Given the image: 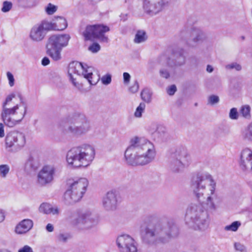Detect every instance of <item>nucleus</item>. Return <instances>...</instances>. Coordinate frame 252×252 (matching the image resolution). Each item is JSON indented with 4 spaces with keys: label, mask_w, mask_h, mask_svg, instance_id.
I'll use <instances>...</instances> for the list:
<instances>
[{
    "label": "nucleus",
    "mask_w": 252,
    "mask_h": 252,
    "mask_svg": "<svg viewBox=\"0 0 252 252\" xmlns=\"http://www.w3.org/2000/svg\"><path fill=\"white\" fill-rule=\"evenodd\" d=\"M220 101L219 97L216 95H211L208 98V104L214 105L218 103Z\"/></svg>",
    "instance_id": "obj_35"
},
{
    "label": "nucleus",
    "mask_w": 252,
    "mask_h": 252,
    "mask_svg": "<svg viewBox=\"0 0 252 252\" xmlns=\"http://www.w3.org/2000/svg\"><path fill=\"white\" fill-rule=\"evenodd\" d=\"M185 57L181 54H180L178 57H177L175 62H173L172 60H171L166 55H162L159 58V62L161 64L167 65L171 67L174 65H182L185 63Z\"/></svg>",
    "instance_id": "obj_22"
},
{
    "label": "nucleus",
    "mask_w": 252,
    "mask_h": 252,
    "mask_svg": "<svg viewBox=\"0 0 252 252\" xmlns=\"http://www.w3.org/2000/svg\"><path fill=\"white\" fill-rule=\"evenodd\" d=\"M34 163L35 159L32 156H30L26 162V165L33 168L34 167Z\"/></svg>",
    "instance_id": "obj_44"
},
{
    "label": "nucleus",
    "mask_w": 252,
    "mask_h": 252,
    "mask_svg": "<svg viewBox=\"0 0 252 252\" xmlns=\"http://www.w3.org/2000/svg\"><path fill=\"white\" fill-rule=\"evenodd\" d=\"M225 67L228 69H234L237 71H240L242 69L241 65L237 63H232L228 64L226 65Z\"/></svg>",
    "instance_id": "obj_36"
},
{
    "label": "nucleus",
    "mask_w": 252,
    "mask_h": 252,
    "mask_svg": "<svg viewBox=\"0 0 252 252\" xmlns=\"http://www.w3.org/2000/svg\"><path fill=\"white\" fill-rule=\"evenodd\" d=\"M5 219V214L4 211L0 209V223L2 222Z\"/></svg>",
    "instance_id": "obj_50"
},
{
    "label": "nucleus",
    "mask_w": 252,
    "mask_h": 252,
    "mask_svg": "<svg viewBox=\"0 0 252 252\" xmlns=\"http://www.w3.org/2000/svg\"><path fill=\"white\" fill-rule=\"evenodd\" d=\"M146 237L151 241L163 243L168 242L178 234L176 226L172 223L157 222L149 224L145 229Z\"/></svg>",
    "instance_id": "obj_5"
},
{
    "label": "nucleus",
    "mask_w": 252,
    "mask_h": 252,
    "mask_svg": "<svg viewBox=\"0 0 252 252\" xmlns=\"http://www.w3.org/2000/svg\"><path fill=\"white\" fill-rule=\"evenodd\" d=\"M109 30L108 27L103 25H88L83 32V35L85 40L98 39L101 41L107 42L108 38L104 33Z\"/></svg>",
    "instance_id": "obj_12"
},
{
    "label": "nucleus",
    "mask_w": 252,
    "mask_h": 252,
    "mask_svg": "<svg viewBox=\"0 0 252 252\" xmlns=\"http://www.w3.org/2000/svg\"><path fill=\"white\" fill-rule=\"evenodd\" d=\"M190 38L187 44L190 47H196L198 44L205 40L207 38L206 33L198 28H193L191 31Z\"/></svg>",
    "instance_id": "obj_20"
},
{
    "label": "nucleus",
    "mask_w": 252,
    "mask_h": 252,
    "mask_svg": "<svg viewBox=\"0 0 252 252\" xmlns=\"http://www.w3.org/2000/svg\"><path fill=\"white\" fill-rule=\"evenodd\" d=\"M67 189L64 194L67 204H72L79 201L85 193L88 186V181L85 178L69 179Z\"/></svg>",
    "instance_id": "obj_8"
},
{
    "label": "nucleus",
    "mask_w": 252,
    "mask_h": 252,
    "mask_svg": "<svg viewBox=\"0 0 252 252\" xmlns=\"http://www.w3.org/2000/svg\"><path fill=\"white\" fill-rule=\"evenodd\" d=\"M7 77L9 80V84L10 86L12 87L14 84V78L12 74L10 72H7L6 73Z\"/></svg>",
    "instance_id": "obj_43"
},
{
    "label": "nucleus",
    "mask_w": 252,
    "mask_h": 252,
    "mask_svg": "<svg viewBox=\"0 0 252 252\" xmlns=\"http://www.w3.org/2000/svg\"><path fill=\"white\" fill-rule=\"evenodd\" d=\"M46 229L48 232H51L54 230L53 225L51 223H48L46 225Z\"/></svg>",
    "instance_id": "obj_51"
},
{
    "label": "nucleus",
    "mask_w": 252,
    "mask_h": 252,
    "mask_svg": "<svg viewBox=\"0 0 252 252\" xmlns=\"http://www.w3.org/2000/svg\"><path fill=\"white\" fill-rule=\"evenodd\" d=\"M39 211L44 214L53 215H58L60 213V210L58 207L53 208L51 205L47 203H43L40 205Z\"/></svg>",
    "instance_id": "obj_25"
},
{
    "label": "nucleus",
    "mask_w": 252,
    "mask_h": 252,
    "mask_svg": "<svg viewBox=\"0 0 252 252\" xmlns=\"http://www.w3.org/2000/svg\"><path fill=\"white\" fill-rule=\"evenodd\" d=\"M50 63L49 59L47 57H44L42 60V64L44 66L47 65Z\"/></svg>",
    "instance_id": "obj_49"
},
{
    "label": "nucleus",
    "mask_w": 252,
    "mask_h": 252,
    "mask_svg": "<svg viewBox=\"0 0 252 252\" xmlns=\"http://www.w3.org/2000/svg\"><path fill=\"white\" fill-rule=\"evenodd\" d=\"M124 83L125 84H128L130 81V75L128 73L124 72L123 73Z\"/></svg>",
    "instance_id": "obj_47"
},
{
    "label": "nucleus",
    "mask_w": 252,
    "mask_h": 252,
    "mask_svg": "<svg viewBox=\"0 0 252 252\" xmlns=\"http://www.w3.org/2000/svg\"><path fill=\"white\" fill-rule=\"evenodd\" d=\"M251 108L249 105H245L242 107L240 113L245 117L250 116Z\"/></svg>",
    "instance_id": "obj_37"
},
{
    "label": "nucleus",
    "mask_w": 252,
    "mask_h": 252,
    "mask_svg": "<svg viewBox=\"0 0 252 252\" xmlns=\"http://www.w3.org/2000/svg\"><path fill=\"white\" fill-rule=\"evenodd\" d=\"M49 22L43 20L34 25L30 30L29 38L33 42H40L45 38L47 32L51 31Z\"/></svg>",
    "instance_id": "obj_13"
},
{
    "label": "nucleus",
    "mask_w": 252,
    "mask_h": 252,
    "mask_svg": "<svg viewBox=\"0 0 252 252\" xmlns=\"http://www.w3.org/2000/svg\"><path fill=\"white\" fill-rule=\"evenodd\" d=\"M33 222L30 219H25L21 221L15 227V232L18 234H25L33 227Z\"/></svg>",
    "instance_id": "obj_23"
},
{
    "label": "nucleus",
    "mask_w": 252,
    "mask_h": 252,
    "mask_svg": "<svg viewBox=\"0 0 252 252\" xmlns=\"http://www.w3.org/2000/svg\"><path fill=\"white\" fill-rule=\"evenodd\" d=\"M12 6V4L11 2L5 1L3 2V6L1 8V11L3 12H7L11 9Z\"/></svg>",
    "instance_id": "obj_38"
},
{
    "label": "nucleus",
    "mask_w": 252,
    "mask_h": 252,
    "mask_svg": "<svg viewBox=\"0 0 252 252\" xmlns=\"http://www.w3.org/2000/svg\"><path fill=\"white\" fill-rule=\"evenodd\" d=\"M25 143L24 135L16 131L9 132L5 138V145L6 148L14 147L15 149L23 147Z\"/></svg>",
    "instance_id": "obj_17"
},
{
    "label": "nucleus",
    "mask_w": 252,
    "mask_h": 252,
    "mask_svg": "<svg viewBox=\"0 0 252 252\" xmlns=\"http://www.w3.org/2000/svg\"><path fill=\"white\" fill-rule=\"evenodd\" d=\"M241 169L252 174V151L249 149L244 150L240 160Z\"/></svg>",
    "instance_id": "obj_21"
},
{
    "label": "nucleus",
    "mask_w": 252,
    "mask_h": 252,
    "mask_svg": "<svg viewBox=\"0 0 252 252\" xmlns=\"http://www.w3.org/2000/svg\"><path fill=\"white\" fill-rule=\"evenodd\" d=\"M10 171L9 166L7 164L0 165V177L5 178Z\"/></svg>",
    "instance_id": "obj_30"
},
{
    "label": "nucleus",
    "mask_w": 252,
    "mask_h": 252,
    "mask_svg": "<svg viewBox=\"0 0 252 252\" xmlns=\"http://www.w3.org/2000/svg\"><path fill=\"white\" fill-rule=\"evenodd\" d=\"M229 117L231 119L236 120L238 118L237 110L235 108H232L229 113Z\"/></svg>",
    "instance_id": "obj_41"
},
{
    "label": "nucleus",
    "mask_w": 252,
    "mask_h": 252,
    "mask_svg": "<svg viewBox=\"0 0 252 252\" xmlns=\"http://www.w3.org/2000/svg\"><path fill=\"white\" fill-rule=\"evenodd\" d=\"M90 121L83 114L75 113L69 119V124L64 132L75 137L86 135L91 130Z\"/></svg>",
    "instance_id": "obj_6"
},
{
    "label": "nucleus",
    "mask_w": 252,
    "mask_h": 252,
    "mask_svg": "<svg viewBox=\"0 0 252 252\" xmlns=\"http://www.w3.org/2000/svg\"><path fill=\"white\" fill-rule=\"evenodd\" d=\"M116 243L120 252H138L137 243L129 235L123 234L119 235Z\"/></svg>",
    "instance_id": "obj_15"
},
{
    "label": "nucleus",
    "mask_w": 252,
    "mask_h": 252,
    "mask_svg": "<svg viewBox=\"0 0 252 252\" xmlns=\"http://www.w3.org/2000/svg\"><path fill=\"white\" fill-rule=\"evenodd\" d=\"M55 173V168L51 165L44 166L37 175V183L41 186H45L51 183Z\"/></svg>",
    "instance_id": "obj_19"
},
{
    "label": "nucleus",
    "mask_w": 252,
    "mask_h": 252,
    "mask_svg": "<svg viewBox=\"0 0 252 252\" xmlns=\"http://www.w3.org/2000/svg\"><path fill=\"white\" fill-rule=\"evenodd\" d=\"M191 161V157L187 150L184 148H179L172 155L170 168L174 172H179L187 167Z\"/></svg>",
    "instance_id": "obj_11"
},
{
    "label": "nucleus",
    "mask_w": 252,
    "mask_h": 252,
    "mask_svg": "<svg viewBox=\"0 0 252 252\" xmlns=\"http://www.w3.org/2000/svg\"><path fill=\"white\" fill-rule=\"evenodd\" d=\"M170 1L171 0H143V8L147 14L154 16L167 7Z\"/></svg>",
    "instance_id": "obj_14"
},
{
    "label": "nucleus",
    "mask_w": 252,
    "mask_h": 252,
    "mask_svg": "<svg viewBox=\"0 0 252 252\" xmlns=\"http://www.w3.org/2000/svg\"><path fill=\"white\" fill-rule=\"evenodd\" d=\"M152 95L151 91L148 88L144 89L141 93L142 99L147 103H150L151 101Z\"/></svg>",
    "instance_id": "obj_27"
},
{
    "label": "nucleus",
    "mask_w": 252,
    "mask_h": 252,
    "mask_svg": "<svg viewBox=\"0 0 252 252\" xmlns=\"http://www.w3.org/2000/svg\"><path fill=\"white\" fill-rule=\"evenodd\" d=\"M147 39V36L145 31H138L135 34L133 41L135 43L139 44L145 42Z\"/></svg>",
    "instance_id": "obj_26"
},
{
    "label": "nucleus",
    "mask_w": 252,
    "mask_h": 252,
    "mask_svg": "<svg viewBox=\"0 0 252 252\" xmlns=\"http://www.w3.org/2000/svg\"><path fill=\"white\" fill-rule=\"evenodd\" d=\"M241 225V223L239 221H233L230 225H228L225 226L224 230L226 231H231L235 232L236 231L239 227Z\"/></svg>",
    "instance_id": "obj_29"
},
{
    "label": "nucleus",
    "mask_w": 252,
    "mask_h": 252,
    "mask_svg": "<svg viewBox=\"0 0 252 252\" xmlns=\"http://www.w3.org/2000/svg\"><path fill=\"white\" fill-rule=\"evenodd\" d=\"M93 68L88 66L86 64H83L78 62H72L68 66V74L70 80L73 85L78 89H80V84L75 81L76 78L74 75H82L87 79L89 83L92 85H95L99 80V76L93 73Z\"/></svg>",
    "instance_id": "obj_7"
},
{
    "label": "nucleus",
    "mask_w": 252,
    "mask_h": 252,
    "mask_svg": "<svg viewBox=\"0 0 252 252\" xmlns=\"http://www.w3.org/2000/svg\"><path fill=\"white\" fill-rule=\"evenodd\" d=\"M234 247L236 252H247L246 246L240 242H235Z\"/></svg>",
    "instance_id": "obj_33"
},
{
    "label": "nucleus",
    "mask_w": 252,
    "mask_h": 252,
    "mask_svg": "<svg viewBox=\"0 0 252 252\" xmlns=\"http://www.w3.org/2000/svg\"><path fill=\"white\" fill-rule=\"evenodd\" d=\"M206 70L209 73H211L214 70V68L213 67V66L211 65H208L207 66V68H206Z\"/></svg>",
    "instance_id": "obj_52"
},
{
    "label": "nucleus",
    "mask_w": 252,
    "mask_h": 252,
    "mask_svg": "<svg viewBox=\"0 0 252 252\" xmlns=\"http://www.w3.org/2000/svg\"><path fill=\"white\" fill-rule=\"evenodd\" d=\"M152 138L156 142L160 143L166 141L169 138V135L165 127L156 123L151 124L148 128Z\"/></svg>",
    "instance_id": "obj_18"
},
{
    "label": "nucleus",
    "mask_w": 252,
    "mask_h": 252,
    "mask_svg": "<svg viewBox=\"0 0 252 252\" xmlns=\"http://www.w3.org/2000/svg\"><path fill=\"white\" fill-rule=\"evenodd\" d=\"M191 187L197 202L191 203L188 207L186 223L195 230L205 231L209 224L207 210L214 211L217 208L215 204L218 199L217 184L211 175L205 172L194 177Z\"/></svg>",
    "instance_id": "obj_1"
},
{
    "label": "nucleus",
    "mask_w": 252,
    "mask_h": 252,
    "mask_svg": "<svg viewBox=\"0 0 252 252\" xmlns=\"http://www.w3.org/2000/svg\"><path fill=\"white\" fill-rule=\"evenodd\" d=\"M100 222L99 214L91 210H83L77 213L72 223L78 227L91 229L95 228Z\"/></svg>",
    "instance_id": "obj_10"
},
{
    "label": "nucleus",
    "mask_w": 252,
    "mask_h": 252,
    "mask_svg": "<svg viewBox=\"0 0 252 252\" xmlns=\"http://www.w3.org/2000/svg\"><path fill=\"white\" fill-rule=\"evenodd\" d=\"M70 235L68 233H61L57 236V240L61 243H66L69 239Z\"/></svg>",
    "instance_id": "obj_32"
},
{
    "label": "nucleus",
    "mask_w": 252,
    "mask_h": 252,
    "mask_svg": "<svg viewBox=\"0 0 252 252\" xmlns=\"http://www.w3.org/2000/svg\"><path fill=\"white\" fill-rule=\"evenodd\" d=\"M18 252H33L31 247L28 245L24 246L18 250Z\"/></svg>",
    "instance_id": "obj_48"
},
{
    "label": "nucleus",
    "mask_w": 252,
    "mask_h": 252,
    "mask_svg": "<svg viewBox=\"0 0 252 252\" xmlns=\"http://www.w3.org/2000/svg\"><path fill=\"white\" fill-rule=\"evenodd\" d=\"M146 105L143 102H141L138 106L136 108L134 115L135 117L137 118H141L142 114L145 112Z\"/></svg>",
    "instance_id": "obj_28"
},
{
    "label": "nucleus",
    "mask_w": 252,
    "mask_h": 252,
    "mask_svg": "<svg viewBox=\"0 0 252 252\" xmlns=\"http://www.w3.org/2000/svg\"><path fill=\"white\" fill-rule=\"evenodd\" d=\"M156 155L154 145L143 137L135 136L125 151L126 163L132 166L145 165L152 162Z\"/></svg>",
    "instance_id": "obj_2"
},
{
    "label": "nucleus",
    "mask_w": 252,
    "mask_h": 252,
    "mask_svg": "<svg viewBox=\"0 0 252 252\" xmlns=\"http://www.w3.org/2000/svg\"><path fill=\"white\" fill-rule=\"evenodd\" d=\"M176 87L174 85L170 86L167 90L168 94L170 95H172L175 94L176 91Z\"/></svg>",
    "instance_id": "obj_45"
},
{
    "label": "nucleus",
    "mask_w": 252,
    "mask_h": 252,
    "mask_svg": "<svg viewBox=\"0 0 252 252\" xmlns=\"http://www.w3.org/2000/svg\"><path fill=\"white\" fill-rule=\"evenodd\" d=\"M89 50L92 53H95L98 52L100 49V46L97 43H94L90 45L88 48Z\"/></svg>",
    "instance_id": "obj_39"
},
{
    "label": "nucleus",
    "mask_w": 252,
    "mask_h": 252,
    "mask_svg": "<svg viewBox=\"0 0 252 252\" xmlns=\"http://www.w3.org/2000/svg\"><path fill=\"white\" fill-rule=\"evenodd\" d=\"M101 80L103 84L109 85L111 82V75L109 74L104 75L102 77Z\"/></svg>",
    "instance_id": "obj_40"
},
{
    "label": "nucleus",
    "mask_w": 252,
    "mask_h": 252,
    "mask_svg": "<svg viewBox=\"0 0 252 252\" xmlns=\"http://www.w3.org/2000/svg\"><path fill=\"white\" fill-rule=\"evenodd\" d=\"M54 21V23L49 22L51 25V30L63 31L67 28V21L63 17H55Z\"/></svg>",
    "instance_id": "obj_24"
},
{
    "label": "nucleus",
    "mask_w": 252,
    "mask_h": 252,
    "mask_svg": "<svg viewBox=\"0 0 252 252\" xmlns=\"http://www.w3.org/2000/svg\"><path fill=\"white\" fill-rule=\"evenodd\" d=\"M70 36L68 34H54L48 38L46 48V54L54 61L62 58V51L68 45Z\"/></svg>",
    "instance_id": "obj_9"
},
{
    "label": "nucleus",
    "mask_w": 252,
    "mask_h": 252,
    "mask_svg": "<svg viewBox=\"0 0 252 252\" xmlns=\"http://www.w3.org/2000/svg\"><path fill=\"white\" fill-rule=\"evenodd\" d=\"M57 10V7L51 3H48L45 7V11L48 15L53 14Z\"/></svg>",
    "instance_id": "obj_34"
},
{
    "label": "nucleus",
    "mask_w": 252,
    "mask_h": 252,
    "mask_svg": "<svg viewBox=\"0 0 252 252\" xmlns=\"http://www.w3.org/2000/svg\"><path fill=\"white\" fill-rule=\"evenodd\" d=\"M243 135L245 138L252 140V122L244 131Z\"/></svg>",
    "instance_id": "obj_31"
},
{
    "label": "nucleus",
    "mask_w": 252,
    "mask_h": 252,
    "mask_svg": "<svg viewBox=\"0 0 252 252\" xmlns=\"http://www.w3.org/2000/svg\"><path fill=\"white\" fill-rule=\"evenodd\" d=\"M139 89V85L137 81H135V82L129 87V90L132 93H136Z\"/></svg>",
    "instance_id": "obj_42"
},
{
    "label": "nucleus",
    "mask_w": 252,
    "mask_h": 252,
    "mask_svg": "<svg viewBox=\"0 0 252 252\" xmlns=\"http://www.w3.org/2000/svg\"><path fill=\"white\" fill-rule=\"evenodd\" d=\"M160 76L164 78L167 79L169 77L170 74L169 72L164 69H161L159 71Z\"/></svg>",
    "instance_id": "obj_46"
},
{
    "label": "nucleus",
    "mask_w": 252,
    "mask_h": 252,
    "mask_svg": "<svg viewBox=\"0 0 252 252\" xmlns=\"http://www.w3.org/2000/svg\"><path fill=\"white\" fill-rule=\"evenodd\" d=\"M15 96L11 94L8 95L1 105L0 117L3 124L0 123V137L4 136V125L13 127L19 124L27 113V107L20 104H15L12 99Z\"/></svg>",
    "instance_id": "obj_3"
},
{
    "label": "nucleus",
    "mask_w": 252,
    "mask_h": 252,
    "mask_svg": "<svg viewBox=\"0 0 252 252\" xmlns=\"http://www.w3.org/2000/svg\"><path fill=\"white\" fill-rule=\"evenodd\" d=\"M121 202L120 197L116 191L111 190L107 192L102 200L103 208L107 211L116 210L118 204Z\"/></svg>",
    "instance_id": "obj_16"
},
{
    "label": "nucleus",
    "mask_w": 252,
    "mask_h": 252,
    "mask_svg": "<svg viewBox=\"0 0 252 252\" xmlns=\"http://www.w3.org/2000/svg\"><path fill=\"white\" fill-rule=\"evenodd\" d=\"M95 155V150L93 145L83 144L68 151L66 161L70 167H86L91 164Z\"/></svg>",
    "instance_id": "obj_4"
}]
</instances>
